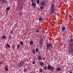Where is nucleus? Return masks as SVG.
<instances>
[{
    "label": "nucleus",
    "instance_id": "nucleus-28",
    "mask_svg": "<svg viewBox=\"0 0 73 73\" xmlns=\"http://www.w3.org/2000/svg\"><path fill=\"white\" fill-rule=\"evenodd\" d=\"M30 44H33V41H30Z\"/></svg>",
    "mask_w": 73,
    "mask_h": 73
},
{
    "label": "nucleus",
    "instance_id": "nucleus-22",
    "mask_svg": "<svg viewBox=\"0 0 73 73\" xmlns=\"http://www.w3.org/2000/svg\"><path fill=\"white\" fill-rule=\"evenodd\" d=\"M10 7H8L7 8V11H9V10H10Z\"/></svg>",
    "mask_w": 73,
    "mask_h": 73
},
{
    "label": "nucleus",
    "instance_id": "nucleus-27",
    "mask_svg": "<svg viewBox=\"0 0 73 73\" xmlns=\"http://www.w3.org/2000/svg\"><path fill=\"white\" fill-rule=\"evenodd\" d=\"M9 39H10V40L11 39H12V36H9Z\"/></svg>",
    "mask_w": 73,
    "mask_h": 73
},
{
    "label": "nucleus",
    "instance_id": "nucleus-19",
    "mask_svg": "<svg viewBox=\"0 0 73 73\" xmlns=\"http://www.w3.org/2000/svg\"><path fill=\"white\" fill-rule=\"evenodd\" d=\"M2 38H3V39H5V38H6V36H2Z\"/></svg>",
    "mask_w": 73,
    "mask_h": 73
},
{
    "label": "nucleus",
    "instance_id": "nucleus-16",
    "mask_svg": "<svg viewBox=\"0 0 73 73\" xmlns=\"http://www.w3.org/2000/svg\"><path fill=\"white\" fill-rule=\"evenodd\" d=\"M61 70V68H58L57 69V71L59 72Z\"/></svg>",
    "mask_w": 73,
    "mask_h": 73
},
{
    "label": "nucleus",
    "instance_id": "nucleus-4",
    "mask_svg": "<svg viewBox=\"0 0 73 73\" xmlns=\"http://www.w3.org/2000/svg\"><path fill=\"white\" fill-rule=\"evenodd\" d=\"M47 68L50 70H54V68L53 66H52L50 65V64L48 65L47 66Z\"/></svg>",
    "mask_w": 73,
    "mask_h": 73
},
{
    "label": "nucleus",
    "instance_id": "nucleus-1",
    "mask_svg": "<svg viewBox=\"0 0 73 73\" xmlns=\"http://www.w3.org/2000/svg\"><path fill=\"white\" fill-rule=\"evenodd\" d=\"M55 10V5L54 3H51V6L50 7V14L52 15L54 13Z\"/></svg>",
    "mask_w": 73,
    "mask_h": 73
},
{
    "label": "nucleus",
    "instance_id": "nucleus-18",
    "mask_svg": "<svg viewBox=\"0 0 73 73\" xmlns=\"http://www.w3.org/2000/svg\"><path fill=\"white\" fill-rule=\"evenodd\" d=\"M65 30V27H62V30L63 31H64Z\"/></svg>",
    "mask_w": 73,
    "mask_h": 73
},
{
    "label": "nucleus",
    "instance_id": "nucleus-36",
    "mask_svg": "<svg viewBox=\"0 0 73 73\" xmlns=\"http://www.w3.org/2000/svg\"><path fill=\"white\" fill-rule=\"evenodd\" d=\"M7 1H6L5 2V3H6V4H7Z\"/></svg>",
    "mask_w": 73,
    "mask_h": 73
},
{
    "label": "nucleus",
    "instance_id": "nucleus-5",
    "mask_svg": "<svg viewBox=\"0 0 73 73\" xmlns=\"http://www.w3.org/2000/svg\"><path fill=\"white\" fill-rule=\"evenodd\" d=\"M38 60H40V61H41V60H42V59L41 58V56L40 55L38 56Z\"/></svg>",
    "mask_w": 73,
    "mask_h": 73
},
{
    "label": "nucleus",
    "instance_id": "nucleus-13",
    "mask_svg": "<svg viewBox=\"0 0 73 73\" xmlns=\"http://www.w3.org/2000/svg\"><path fill=\"white\" fill-rule=\"evenodd\" d=\"M43 19L42 18H40L39 19V20L40 21H42Z\"/></svg>",
    "mask_w": 73,
    "mask_h": 73
},
{
    "label": "nucleus",
    "instance_id": "nucleus-38",
    "mask_svg": "<svg viewBox=\"0 0 73 73\" xmlns=\"http://www.w3.org/2000/svg\"><path fill=\"white\" fill-rule=\"evenodd\" d=\"M70 73H72V72H70Z\"/></svg>",
    "mask_w": 73,
    "mask_h": 73
},
{
    "label": "nucleus",
    "instance_id": "nucleus-15",
    "mask_svg": "<svg viewBox=\"0 0 73 73\" xmlns=\"http://www.w3.org/2000/svg\"><path fill=\"white\" fill-rule=\"evenodd\" d=\"M44 70H47V66H45L44 67Z\"/></svg>",
    "mask_w": 73,
    "mask_h": 73
},
{
    "label": "nucleus",
    "instance_id": "nucleus-40",
    "mask_svg": "<svg viewBox=\"0 0 73 73\" xmlns=\"http://www.w3.org/2000/svg\"><path fill=\"white\" fill-rule=\"evenodd\" d=\"M46 50V51H47V50Z\"/></svg>",
    "mask_w": 73,
    "mask_h": 73
},
{
    "label": "nucleus",
    "instance_id": "nucleus-31",
    "mask_svg": "<svg viewBox=\"0 0 73 73\" xmlns=\"http://www.w3.org/2000/svg\"><path fill=\"white\" fill-rule=\"evenodd\" d=\"M10 33H11V34H13V31H11L10 32Z\"/></svg>",
    "mask_w": 73,
    "mask_h": 73
},
{
    "label": "nucleus",
    "instance_id": "nucleus-20",
    "mask_svg": "<svg viewBox=\"0 0 73 73\" xmlns=\"http://www.w3.org/2000/svg\"><path fill=\"white\" fill-rule=\"evenodd\" d=\"M5 0H2V3H4L5 2Z\"/></svg>",
    "mask_w": 73,
    "mask_h": 73
},
{
    "label": "nucleus",
    "instance_id": "nucleus-34",
    "mask_svg": "<svg viewBox=\"0 0 73 73\" xmlns=\"http://www.w3.org/2000/svg\"><path fill=\"white\" fill-rule=\"evenodd\" d=\"M12 48H13V49H14V48H15V46H13L12 47Z\"/></svg>",
    "mask_w": 73,
    "mask_h": 73
},
{
    "label": "nucleus",
    "instance_id": "nucleus-11",
    "mask_svg": "<svg viewBox=\"0 0 73 73\" xmlns=\"http://www.w3.org/2000/svg\"><path fill=\"white\" fill-rule=\"evenodd\" d=\"M5 70L6 72H7L8 70V68L7 67H5Z\"/></svg>",
    "mask_w": 73,
    "mask_h": 73
},
{
    "label": "nucleus",
    "instance_id": "nucleus-23",
    "mask_svg": "<svg viewBox=\"0 0 73 73\" xmlns=\"http://www.w3.org/2000/svg\"><path fill=\"white\" fill-rule=\"evenodd\" d=\"M36 52H38V48H36Z\"/></svg>",
    "mask_w": 73,
    "mask_h": 73
},
{
    "label": "nucleus",
    "instance_id": "nucleus-32",
    "mask_svg": "<svg viewBox=\"0 0 73 73\" xmlns=\"http://www.w3.org/2000/svg\"><path fill=\"white\" fill-rule=\"evenodd\" d=\"M38 31H39V30L38 29H36V32L37 33V32H38Z\"/></svg>",
    "mask_w": 73,
    "mask_h": 73
},
{
    "label": "nucleus",
    "instance_id": "nucleus-42",
    "mask_svg": "<svg viewBox=\"0 0 73 73\" xmlns=\"http://www.w3.org/2000/svg\"><path fill=\"white\" fill-rule=\"evenodd\" d=\"M5 48H6V46H5Z\"/></svg>",
    "mask_w": 73,
    "mask_h": 73
},
{
    "label": "nucleus",
    "instance_id": "nucleus-37",
    "mask_svg": "<svg viewBox=\"0 0 73 73\" xmlns=\"http://www.w3.org/2000/svg\"><path fill=\"white\" fill-rule=\"evenodd\" d=\"M22 0H18V1H21Z\"/></svg>",
    "mask_w": 73,
    "mask_h": 73
},
{
    "label": "nucleus",
    "instance_id": "nucleus-6",
    "mask_svg": "<svg viewBox=\"0 0 73 73\" xmlns=\"http://www.w3.org/2000/svg\"><path fill=\"white\" fill-rule=\"evenodd\" d=\"M31 5L33 6V7H34V8H35V7H36V4L34 3H32Z\"/></svg>",
    "mask_w": 73,
    "mask_h": 73
},
{
    "label": "nucleus",
    "instance_id": "nucleus-26",
    "mask_svg": "<svg viewBox=\"0 0 73 73\" xmlns=\"http://www.w3.org/2000/svg\"><path fill=\"white\" fill-rule=\"evenodd\" d=\"M24 72H27V69L26 68H25L23 70Z\"/></svg>",
    "mask_w": 73,
    "mask_h": 73
},
{
    "label": "nucleus",
    "instance_id": "nucleus-17",
    "mask_svg": "<svg viewBox=\"0 0 73 73\" xmlns=\"http://www.w3.org/2000/svg\"><path fill=\"white\" fill-rule=\"evenodd\" d=\"M70 42H73V39L71 38L70 39Z\"/></svg>",
    "mask_w": 73,
    "mask_h": 73
},
{
    "label": "nucleus",
    "instance_id": "nucleus-8",
    "mask_svg": "<svg viewBox=\"0 0 73 73\" xmlns=\"http://www.w3.org/2000/svg\"><path fill=\"white\" fill-rule=\"evenodd\" d=\"M45 1H42L41 3L42 6H45Z\"/></svg>",
    "mask_w": 73,
    "mask_h": 73
},
{
    "label": "nucleus",
    "instance_id": "nucleus-30",
    "mask_svg": "<svg viewBox=\"0 0 73 73\" xmlns=\"http://www.w3.org/2000/svg\"><path fill=\"white\" fill-rule=\"evenodd\" d=\"M40 8H41V9H44V7H43V6H41L40 7Z\"/></svg>",
    "mask_w": 73,
    "mask_h": 73
},
{
    "label": "nucleus",
    "instance_id": "nucleus-3",
    "mask_svg": "<svg viewBox=\"0 0 73 73\" xmlns=\"http://www.w3.org/2000/svg\"><path fill=\"white\" fill-rule=\"evenodd\" d=\"M25 62L24 60H21L20 62L18 64V65L21 67H22L23 65H24V64L25 63Z\"/></svg>",
    "mask_w": 73,
    "mask_h": 73
},
{
    "label": "nucleus",
    "instance_id": "nucleus-35",
    "mask_svg": "<svg viewBox=\"0 0 73 73\" xmlns=\"http://www.w3.org/2000/svg\"><path fill=\"white\" fill-rule=\"evenodd\" d=\"M3 64V62H0V64Z\"/></svg>",
    "mask_w": 73,
    "mask_h": 73
},
{
    "label": "nucleus",
    "instance_id": "nucleus-29",
    "mask_svg": "<svg viewBox=\"0 0 73 73\" xmlns=\"http://www.w3.org/2000/svg\"><path fill=\"white\" fill-rule=\"evenodd\" d=\"M40 45H42V42H40Z\"/></svg>",
    "mask_w": 73,
    "mask_h": 73
},
{
    "label": "nucleus",
    "instance_id": "nucleus-33",
    "mask_svg": "<svg viewBox=\"0 0 73 73\" xmlns=\"http://www.w3.org/2000/svg\"><path fill=\"white\" fill-rule=\"evenodd\" d=\"M31 3H33V2L34 1V0H31Z\"/></svg>",
    "mask_w": 73,
    "mask_h": 73
},
{
    "label": "nucleus",
    "instance_id": "nucleus-24",
    "mask_svg": "<svg viewBox=\"0 0 73 73\" xmlns=\"http://www.w3.org/2000/svg\"><path fill=\"white\" fill-rule=\"evenodd\" d=\"M17 48H20V45H19V44H18L17 46Z\"/></svg>",
    "mask_w": 73,
    "mask_h": 73
},
{
    "label": "nucleus",
    "instance_id": "nucleus-41",
    "mask_svg": "<svg viewBox=\"0 0 73 73\" xmlns=\"http://www.w3.org/2000/svg\"><path fill=\"white\" fill-rule=\"evenodd\" d=\"M35 10H36V9H35Z\"/></svg>",
    "mask_w": 73,
    "mask_h": 73
},
{
    "label": "nucleus",
    "instance_id": "nucleus-9",
    "mask_svg": "<svg viewBox=\"0 0 73 73\" xmlns=\"http://www.w3.org/2000/svg\"><path fill=\"white\" fill-rule=\"evenodd\" d=\"M7 48H11V46L8 44H7Z\"/></svg>",
    "mask_w": 73,
    "mask_h": 73
},
{
    "label": "nucleus",
    "instance_id": "nucleus-39",
    "mask_svg": "<svg viewBox=\"0 0 73 73\" xmlns=\"http://www.w3.org/2000/svg\"><path fill=\"white\" fill-rule=\"evenodd\" d=\"M2 1V0H0V1Z\"/></svg>",
    "mask_w": 73,
    "mask_h": 73
},
{
    "label": "nucleus",
    "instance_id": "nucleus-12",
    "mask_svg": "<svg viewBox=\"0 0 73 73\" xmlns=\"http://www.w3.org/2000/svg\"><path fill=\"white\" fill-rule=\"evenodd\" d=\"M20 43L21 45H24V43H23V42L21 41L20 42Z\"/></svg>",
    "mask_w": 73,
    "mask_h": 73
},
{
    "label": "nucleus",
    "instance_id": "nucleus-10",
    "mask_svg": "<svg viewBox=\"0 0 73 73\" xmlns=\"http://www.w3.org/2000/svg\"><path fill=\"white\" fill-rule=\"evenodd\" d=\"M33 52L34 54H35V53H36V50H35V49H34L33 50Z\"/></svg>",
    "mask_w": 73,
    "mask_h": 73
},
{
    "label": "nucleus",
    "instance_id": "nucleus-7",
    "mask_svg": "<svg viewBox=\"0 0 73 73\" xmlns=\"http://www.w3.org/2000/svg\"><path fill=\"white\" fill-rule=\"evenodd\" d=\"M39 64L40 66H43L44 65V63L43 62H41L39 63Z\"/></svg>",
    "mask_w": 73,
    "mask_h": 73
},
{
    "label": "nucleus",
    "instance_id": "nucleus-21",
    "mask_svg": "<svg viewBox=\"0 0 73 73\" xmlns=\"http://www.w3.org/2000/svg\"><path fill=\"white\" fill-rule=\"evenodd\" d=\"M37 4H38L39 3H40V0H37L36 1Z\"/></svg>",
    "mask_w": 73,
    "mask_h": 73
},
{
    "label": "nucleus",
    "instance_id": "nucleus-25",
    "mask_svg": "<svg viewBox=\"0 0 73 73\" xmlns=\"http://www.w3.org/2000/svg\"><path fill=\"white\" fill-rule=\"evenodd\" d=\"M35 62H35V60H33L32 62V64H35Z\"/></svg>",
    "mask_w": 73,
    "mask_h": 73
},
{
    "label": "nucleus",
    "instance_id": "nucleus-2",
    "mask_svg": "<svg viewBox=\"0 0 73 73\" xmlns=\"http://www.w3.org/2000/svg\"><path fill=\"white\" fill-rule=\"evenodd\" d=\"M46 46V49L47 50L49 49L50 48H53V46H52V44L51 43L47 44Z\"/></svg>",
    "mask_w": 73,
    "mask_h": 73
},
{
    "label": "nucleus",
    "instance_id": "nucleus-14",
    "mask_svg": "<svg viewBox=\"0 0 73 73\" xmlns=\"http://www.w3.org/2000/svg\"><path fill=\"white\" fill-rule=\"evenodd\" d=\"M39 72L40 73H42V68H40L39 70Z\"/></svg>",
    "mask_w": 73,
    "mask_h": 73
}]
</instances>
